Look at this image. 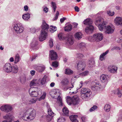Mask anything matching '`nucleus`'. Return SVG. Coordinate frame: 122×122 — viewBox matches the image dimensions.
Here are the masks:
<instances>
[{"label":"nucleus","mask_w":122,"mask_h":122,"mask_svg":"<svg viewBox=\"0 0 122 122\" xmlns=\"http://www.w3.org/2000/svg\"><path fill=\"white\" fill-rule=\"evenodd\" d=\"M42 29L41 31L40 35L39 37L40 41H42L46 39L47 36V33L46 31L49 28V26L43 21L41 25Z\"/></svg>","instance_id":"f257e3e1"},{"label":"nucleus","mask_w":122,"mask_h":122,"mask_svg":"<svg viewBox=\"0 0 122 122\" xmlns=\"http://www.w3.org/2000/svg\"><path fill=\"white\" fill-rule=\"evenodd\" d=\"M92 94L90 89L87 88H83L81 89L80 94L81 98L84 101H87L90 98Z\"/></svg>","instance_id":"f03ea898"},{"label":"nucleus","mask_w":122,"mask_h":122,"mask_svg":"<svg viewBox=\"0 0 122 122\" xmlns=\"http://www.w3.org/2000/svg\"><path fill=\"white\" fill-rule=\"evenodd\" d=\"M103 38V34L101 33H99L95 34L92 36H89L88 39L90 41L97 42L102 41Z\"/></svg>","instance_id":"7ed1b4c3"},{"label":"nucleus","mask_w":122,"mask_h":122,"mask_svg":"<svg viewBox=\"0 0 122 122\" xmlns=\"http://www.w3.org/2000/svg\"><path fill=\"white\" fill-rule=\"evenodd\" d=\"M66 101L69 105L73 104L75 105L77 104L79 101V98L77 96L75 95L72 97L67 96L66 98Z\"/></svg>","instance_id":"20e7f679"},{"label":"nucleus","mask_w":122,"mask_h":122,"mask_svg":"<svg viewBox=\"0 0 122 122\" xmlns=\"http://www.w3.org/2000/svg\"><path fill=\"white\" fill-rule=\"evenodd\" d=\"M52 94H54V96L52 95V97L53 98L57 99V100L59 101V103L60 104V105L62 106L63 104L62 102V99L60 97V92L58 89H56L53 90L52 92Z\"/></svg>","instance_id":"39448f33"},{"label":"nucleus","mask_w":122,"mask_h":122,"mask_svg":"<svg viewBox=\"0 0 122 122\" xmlns=\"http://www.w3.org/2000/svg\"><path fill=\"white\" fill-rule=\"evenodd\" d=\"M38 89L37 87H31L29 91V93L31 97H36L38 95H41L42 93L41 90H39V91L36 92V91Z\"/></svg>","instance_id":"423d86ee"},{"label":"nucleus","mask_w":122,"mask_h":122,"mask_svg":"<svg viewBox=\"0 0 122 122\" xmlns=\"http://www.w3.org/2000/svg\"><path fill=\"white\" fill-rule=\"evenodd\" d=\"M69 83L68 79L66 78H65L62 79L60 82L61 86V88L65 91H66L67 90H71L70 88H73V85L72 84V86L68 87L67 86L68 84Z\"/></svg>","instance_id":"0eeeda50"},{"label":"nucleus","mask_w":122,"mask_h":122,"mask_svg":"<svg viewBox=\"0 0 122 122\" xmlns=\"http://www.w3.org/2000/svg\"><path fill=\"white\" fill-rule=\"evenodd\" d=\"M96 24L98 25V27L99 30L102 31L103 30L104 26L106 25V22L104 21L103 19L101 17H98L96 20L95 22Z\"/></svg>","instance_id":"6e6552de"},{"label":"nucleus","mask_w":122,"mask_h":122,"mask_svg":"<svg viewBox=\"0 0 122 122\" xmlns=\"http://www.w3.org/2000/svg\"><path fill=\"white\" fill-rule=\"evenodd\" d=\"M27 111L28 113L29 120H33L36 116V111L32 108H29L27 109Z\"/></svg>","instance_id":"1a4fd4ad"},{"label":"nucleus","mask_w":122,"mask_h":122,"mask_svg":"<svg viewBox=\"0 0 122 122\" xmlns=\"http://www.w3.org/2000/svg\"><path fill=\"white\" fill-rule=\"evenodd\" d=\"M14 29L15 32L17 33L22 32L24 30V28L22 24L18 23L15 24L14 27Z\"/></svg>","instance_id":"9d476101"},{"label":"nucleus","mask_w":122,"mask_h":122,"mask_svg":"<svg viewBox=\"0 0 122 122\" xmlns=\"http://www.w3.org/2000/svg\"><path fill=\"white\" fill-rule=\"evenodd\" d=\"M27 109L20 112L19 114V117L24 120H29L28 114Z\"/></svg>","instance_id":"9b49d317"},{"label":"nucleus","mask_w":122,"mask_h":122,"mask_svg":"<svg viewBox=\"0 0 122 122\" xmlns=\"http://www.w3.org/2000/svg\"><path fill=\"white\" fill-rule=\"evenodd\" d=\"M0 110L7 113L10 112L12 110V107L11 105L6 104L1 106L0 108Z\"/></svg>","instance_id":"f8f14e48"},{"label":"nucleus","mask_w":122,"mask_h":122,"mask_svg":"<svg viewBox=\"0 0 122 122\" xmlns=\"http://www.w3.org/2000/svg\"><path fill=\"white\" fill-rule=\"evenodd\" d=\"M12 65L9 63L5 64L3 66V70L5 72L10 73L12 72Z\"/></svg>","instance_id":"ddd939ff"},{"label":"nucleus","mask_w":122,"mask_h":122,"mask_svg":"<svg viewBox=\"0 0 122 122\" xmlns=\"http://www.w3.org/2000/svg\"><path fill=\"white\" fill-rule=\"evenodd\" d=\"M115 29L113 25H108L105 27V32L108 34H111L113 32Z\"/></svg>","instance_id":"4468645a"},{"label":"nucleus","mask_w":122,"mask_h":122,"mask_svg":"<svg viewBox=\"0 0 122 122\" xmlns=\"http://www.w3.org/2000/svg\"><path fill=\"white\" fill-rule=\"evenodd\" d=\"M108 76L104 74H102L100 76V80L102 83H104L105 85L107 83L108 80Z\"/></svg>","instance_id":"2eb2a0df"},{"label":"nucleus","mask_w":122,"mask_h":122,"mask_svg":"<svg viewBox=\"0 0 122 122\" xmlns=\"http://www.w3.org/2000/svg\"><path fill=\"white\" fill-rule=\"evenodd\" d=\"M49 56L51 60H56L57 57V54L56 52L53 50L50 51Z\"/></svg>","instance_id":"dca6fc26"},{"label":"nucleus","mask_w":122,"mask_h":122,"mask_svg":"<svg viewBox=\"0 0 122 122\" xmlns=\"http://www.w3.org/2000/svg\"><path fill=\"white\" fill-rule=\"evenodd\" d=\"M77 66L78 70L83 71L85 68V64L82 61H80L77 63Z\"/></svg>","instance_id":"f3484780"},{"label":"nucleus","mask_w":122,"mask_h":122,"mask_svg":"<svg viewBox=\"0 0 122 122\" xmlns=\"http://www.w3.org/2000/svg\"><path fill=\"white\" fill-rule=\"evenodd\" d=\"M117 69V66L112 65L110 66L108 68V70L109 71L113 73H116Z\"/></svg>","instance_id":"a211bd4d"},{"label":"nucleus","mask_w":122,"mask_h":122,"mask_svg":"<svg viewBox=\"0 0 122 122\" xmlns=\"http://www.w3.org/2000/svg\"><path fill=\"white\" fill-rule=\"evenodd\" d=\"M116 24L117 25H122V18L120 17H117L114 20Z\"/></svg>","instance_id":"6ab92c4d"},{"label":"nucleus","mask_w":122,"mask_h":122,"mask_svg":"<svg viewBox=\"0 0 122 122\" xmlns=\"http://www.w3.org/2000/svg\"><path fill=\"white\" fill-rule=\"evenodd\" d=\"M3 118L5 119H7L6 120H5L2 122H11L12 120V116L9 115L7 114L3 116Z\"/></svg>","instance_id":"aec40b11"},{"label":"nucleus","mask_w":122,"mask_h":122,"mask_svg":"<svg viewBox=\"0 0 122 122\" xmlns=\"http://www.w3.org/2000/svg\"><path fill=\"white\" fill-rule=\"evenodd\" d=\"M94 29L93 26L92 25H90L86 28L85 30L87 33L89 34L90 31H93Z\"/></svg>","instance_id":"412c9836"},{"label":"nucleus","mask_w":122,"mask_h":122,"mask_svg":"<svg viewBox=\"0 0 122 122\" xmlns=\"http://www.w3.org/2000/svg\"><path fill=\"white\" fill-rule=\"evenodd\" d=\"M45 68L44 66L41 65L40 66H37L36 68V69L39 72H41L44 70Z\"/></svg>","instance_id":"4be33fe9"},{"label":"nucleus","mask_w":122,"mask_h":122,"mask_svg":"<svg viewBox=\"0 0 122 122\" xmlns=\"http://www.w3.org/2000/svg\"><path fill=\"white\" fill-rule=\"evenodd\" d=\"M92 20L88 18L85 20L83 21V23L84 24L88 25L89 26L90 25H92Z\"/></svg>","instance_id":"5701e85b"},{"label":"nucleus","mask_w":122,"mask_h":122,"mask_svg":"<svg viewBox=\"0 0 122 122\" xmlns=\"http://www.w3.org/2000/svg\"><path fill=\"white\" fill-rule=\"evenodd\" d=\"M78 116L76 115H72L69 117L70 120L72 122H79L76 119Z\"/></svg>","instance_id":"b1692460"},{"label":"nucleus","mask_w":122,"mask_h":122,"mask_svg":"<svg viewBox=\"0 0 122 122\" xmlns=\"http://www.w3.org/2000/svg\"><path fill=\"white\" fill-rule=\"evenodd\" d=\"M67 43H69L70 45H72L73 44L74 41L73 37L72 36H70L67 37Z\"/></svg>","instance_id":"393cba45"},{"label":"nucleus","mask_w":122,"mask_h":122,"mask_svg":"<svg viewBox=\"0 0 122 122\" xmlns=\"http://www.w3.org/2000/svg\"><path fill=\"white\" fill-rule=\"evenodd\" d=\"M82 34L80 32H78L76 33L74 35V36L76 39L78 40L82 38Z\"/></svg>","instance_id":"a878e982"},{"label":"nucleus","mask_w":122,"mask_h":122,"mask_svg":"<svg viewBox=\"0 0 122 122\" xmlns=\"http://www.w3.org/2000/svg\"><path fill=\"white\" fill-rule=\"evenodd\" d=\"M109 52V50H107L105 52L101 54L100 57V60L102 61L105 59V58L104 56L107 54Z\"/></svg>","instance_id":"bb28decb"},{"label":"nucleus","mask_w":122,"mask_h":122,"mask_svg":"<svg viewBox=\"0 0 122 122\" xmlns=\"http://www.w3.org/2000/svg\"><path fill=\"white\" fill-rule=\"evenodd\" d=\"M48 109V115L50 116L53 117L54 115V113L53 112L52 110L50 108L49 106H47Z\"/></svg>","instance_id":"cd10ccee"},{"label":"nucleus","mask_w":122,"mask_h":122,"mask_svg":"<svg viewBox=\"0 0 122 122\" xmlns=\"http://www.w3.org/2000/svg\"><path fill=\"white\" fill-rule=\"evenodd\" d=\"M30 15L29 13H27L23 14L22 15V17L24 20L27 21L29 19Z\"/></svg>","instance_id":"c85d7f7f"},{"label":"nucleus","mask_w":122,"mask_h":122,"mask_svg":"<svg viewBox=\"0 0 122 122\" xmlns=\"http://www.w3.org/2000/svg\"><path fill=\"white\" fill-rule=\"evenodd\" d=\"M89 66L91 67L93 66L95 64V61L93 58L90 59L88 62Z\"/></svg>","instance_id":"c756f323"},{"label":"nucleus","mask_w":122,"mask_h":122,"mask_svg":"<svg viewBox=\"0 0 122 122\" xmlns=\"http://www.w3.org/2000/svg\"><path fill=\"white\" fill-rule=\"evenodd\" d=\"M62 111L65 115L69 116V110L68 108L66 107H64L62 109Z\"/></svg>","instance_id":"7c9ffc66"},{"label":"nucleus","mask_w":122,"mask_h":122,"mask_svg":"<svg viewBox=\"0 0 122 122\" xmlns=\"http://www.w3.org/2000/svg\"><path fill=\"white\" fill-rule=\"evenodd\" d=\"M18 70V67L16 65L12 66V72L14 73H17Z\"/></svg>","instance_id":"2f4dec72"},{"label":"nucleus","mask_w":122,"mask_h":122,"mask_svg":"<svg viewBox=\"0 0 122 122\" xmlns=\"http://www.w3.org/2000/svg\"><path fill=\"white\" fill-rule=\"evenodd\" d=\"M38 81L37 79H35L32 80L30 83V86H36L38 84Z\"/></svg>","instance_id":"473e14b6"},{"label":"nucleus","mask_w":122,"mask_h":122,"mask_svg":"<svg viewBox=\"0 0 122 122\" xmlns=\"http://www.w3.org/2000/svg\"><path fill=\"white\" fill-rule=\"evenodd\" d=\"M111 108V106L109 104H106L105 105L104 109L106 112H108L110 111Z\"/></svg>","instance_id":"72a5a7b5"},{"label":"nucleus","mask_w":122,"mask_h":122,"mask_svg":"<svg viewBox=\"0 0 122 122\" xmlns=\"http://www.w3.org/2000/svg\"><path fill=\"white\" fill-rule=\"evenodd\" d=\"M72 28V26L70 24L66 26L65 28V31H69L71 30Z\"/></svg>","instance_id":"f704fd0d"},{"label":"nucleus","mask_w":122,"mask_h":122,"mask_svg":"<svg viewBox=\"0 0 122 122\" xmlns=\"http://www.w3.org/2000/svg\"><path fill=\"white\" fill-rule=\"evenodd\" d=\"M20 61V56L18 54L16 55L14 60V63L15 64L17 63Z\"/></svg>","instance_id":"c9c22d12"},{"label":"nucleus","mask_w":122,"mask_h":122,"mask_svg":"<svg viewBox=\"0 0 122 122\" xmlns=\"http://www.w3.org/2000/svg\"><path fill=\"white\" fill-rule=\"evenodd\" d=\"M51 6L53 10H54V12H55V11L56 9L57 8L56 3L53 2H51Z\"/></svg>","instance_id":"e433bc0d"},{"label":"nucleus","mask_w":122,"mask_h":122,"mask_svg":"<svg viewBox=\"0 0 122 122\" xmlns=\"http://www.w3.org/2000/svg\"><path fill=\"white\" fill-rule=\"evenodd\" d=\"M57 30V28L56 27L54 26H53L51 25L50 29V30L51 32L52 33H53L54 31H56Z\"/></svg>","instance_id":"4c0bfd02"},{"label":"nucleus","mask_w":122,"mask_h":122,"mask_svg":"<svg viewBox=\"0 0 122 122\" xmlns=\"http://www.w3.org/2000/svg\"><path fill=\"white\" fill-rule=\"evenodd\" d=\"M89 72L86 71L81 73L79 74V75L81 76H84L87 75L89 74Z\"/></svg>","instance_id":"58836bf2"},{"label":"nucleus","mask_w":122,"mask_h":122,"mask_svg":"<svg viewBox=\"0 0 122 122\" xmlns=\"http://www.w3.org/2000/svg\"><path fill=\"white\" fill-rule=\"evenodd\" d=\"M46 76H45L43 77L41 82V83L42 85L46 83Z\"/></svg>","instance_id":"ea45409f"},{"label":"nucleus","mask_w":122,"mask_h":122,"mask_svg":"<svg viewBox=\"0 0 122 122\" xmlns=\"http://www.w3.org/2000/svg\"><path fill=\"white\" fill-rule=\"evenodd\" d=\"M73 73V71L69 69H66L65 73L68 74H71Z\"/></svg>","instance_id":"a19ab883"},{"label":"nucleus","mask_w":122,"mask_h":122,"mask_svg":"<svg viewBox=\"0 0 122 122\" xmlns=\"http://www.w3.org/2000/svg\"><path fill=\"white\" fill-rule=\"evenodd\" d=\"M58 36L60 40H62L64 38V34L62 33H60L58 35Z\"/></svg>","instance_id":"79ce46f5"},{"label":"nucleus","mask_w":122,"mask_h":122,"mask_svg":"<svg viewBox=\"0 0 122 122\" xmlns=\"http://www.w3.org/2000/svg\"><path fill=\"white\" fill-rule=\"evenodd\" d=\"M115 94H117L118 96V97H120L122 96V94L120 91L118 89L115 92Z\"/></svg>","instance_id":"37998d69"},{"label":"nucleus","mask_w":122,"mask_h":122,"mask_svg":"<svg viewBox=\"0 0 122 122\" xmlns=\"http://www.w3.org/2000/svg\"><path fill=\"white\" fill-rule=\"evenodd\" d=\"M38 44L37 41L35 40H33L31 45L32 47H34L36 46Z\"/></svg>","instance_id":"c03bdc74"},{"label":"nucleus","mask_w":122,"mask_h":122,"mask_svg":"<svg viewBox=\"0 0 122 122\" xmlns=\"http://www.w3.org/2000/svg\"><path fill=\"white\" fill-rule=\"evenodd\" d=\"M107 14L109 16H112L114 14V12L113 11H107Z\"/></svg>","instance_id":"a18cd8bd"},{"label":"nucleus","mask_w":122,"mask_h":122,"mask_svg":"<svg viewBox=\"0 0 122 122\" xmlns=\"http://www.w3.org/2000/svg\"><path fill=\"white\" fill-rule=\"evenodd\" d=\"M99 82H92V85L93 84L94 85H92V88H96L97 87V85H99Z\"/></svg>","instance_id":"49530a36"},{"label":"nucleus","mask_w":122,"mask_h":122,"mask_svg":"<svg viewBox=\"0 0 122 122\" xmlns=\"http://www.w3.org/2000/svg\"><path fill=\"white\" fill-rule=\"evenodd\" d=\"M65 119L64 117L59 118L58 120V122H65Z\"/></svg>","instance_id":"de8ad7c7"},{"label":"nucleus","mask_w":122,"mask_h":122,"mask_svg":"<svg viewBox=\"0 0 122 122\" xmlns=\"http://www.w3.org/2000/svg\"><path fill=\"white\" fill-rule=\"evenodd\" d=\"M58 63L56 61L53 62L52 63V65L54 67H56L58 66Z\"/></svg>","instance_id":"09e8293b"},{"label":"nucleus","mask_w":122,"mask_h":122,"mask_svg":"<svg viewBox=\"0 0 122 122\" xmlns=\"http://www.w3.org/2000/svg\"><path fill=\"white\" fill-rule=\"evenodd\" d=\"M52 117H51V116H49L48 115H47L46 116V120L48 122H49L51 121V120Z\"/></svg>","instance_id":"8fccbe9b"},{"label":"nucleus","mask_w":122,"mask_h":122,"mask_svg":"<svg viewBox=\"0 0 122 122\" xmlns=\"http://www.w3.org/2000/svg\"><path fill=\"white\" fill-rule=\"evenodd\" d=\"M49 44L50 46L51 47L53 46V41L52 39H50L49 40Z\"/></svg>","instance_id":"3c124183"},{"label":"nucleus","mask_w":122,"mask_h":122,"mask_svg":"<svg viewBox=\"0 0 122 122\" xmlns=\"http://www.w3.org/2000/svg\"><path fill=\"white\" fill-rule=\"evenodd\" d=\"M97 108V107L96 106L94 105L93 106L91 107L90 109V112H92L94 110H95Z\"/></svg>","instance_id":"603ef678"},{"label":"nucleus","mask_w":122,"mask_h":122,"mask_svg":"<svg viewBox=\"0 0 122 122\" xmlns=\"http://www.w3.org/2000/svg\"><path fill=\"white\" fill-rule=\"evenodd\" d=\"M46 93L45 92H44L43 95L40 97V99H43L45 97Z\"/></svg>","instance_id":"864d4df0"},{"label":"nucleus","mask_w":122,"mask_h":122,"mask_svg":"<svg viewBox=\"0 0 122 122\" xmlns=\"http://www.w3.org/2000/svg\"><path fill=\"white\" fill-rule=\"evenodd\" d=\"M43 11L45 13H47L48 10V8L46 7L45 6L43 7Z\"/></svg>","instance_id":"5fc2aeb1"},{"label":"nucleus","mask_w":122,"mask_h":122,"mask_svg":"<svg viewBox=\"0 0 122 122\" xmlns=\"http://www.w3.org/2000/svg\"><path fill=\"white\" fill-rule=\"evenodd\" d=\"M115 50H120V48L118 47L115 46L113 47L111 49V50L112 51Z\"/></svg>","instance_id":"6e6d98bb"},{"label":"nucleus","mask_w":122,"mask_h":122,"mask_svg":"<svg viewBox=\"0 0 122 122\" xmlns=\"http://www.w3.org/2000/svg\"><path fill=\"white\" fill-rule=\"evenodd\" d=\"M36 99L33 98L30 99V101L32 103H35L36 102Z\"/></svg>","instance_id":"4d7b16f0"},{"label":"nucleus","mask_w":122,"mask_h":122,"mask_svg":"<svg viewBox=\"0 0 122 122\" xmlns=\"http://www.w3.org/2000/svg\"><path fill=\"white\" fill-rule=\"evenodd\" d=\"M86 119V118L84 116H83L81 118V119L82 122H85Z\"/></svg>","instance_id":"13d9d810"},{"label":"nucleus","mask_w":122,"mask_h":122,"mask_svg":"<svg viewBox=\"0 0 122 122\" xmlns=\"http://www.w3.org/2000/svg\"><path fill=\"white\" fill-rule=\"evenodd\" d=\"M75 10V11L78 12L79 11V7L77 6H76L74 7Z\"/></svg>","instance_id":"bf43d9fd"},{"label":"nucleus","mask_w":122,"mask_h":122,"mask_svg":"<svg viewBox=\"0 0 122 122\" xmlns=\"http://www.w3.org/2000/svg\"><path fill=\"white\" fill-rule=\"evenodd\" d=\"M25 81V78L24 77H23L22 79L21 78L20 80V81L22 83H24Z\"/></svg>","instance_id":"052dcab7"},{"label":"nucleus","mask_w":122,"mask_h":122,"mask_svg":"<svg viewBox=\"0 0 122 122\" xmlns=\"http://www.w3.org/2000/svg\"><path fill=\"white\" fill-rule=\"evenodd\" d=\"M24 10L25 11H27L28 10V7L26 5H25L24 7Z\"/></svg>","instance_id":"680f3d73"},{"label":"nucleus","mask_w":122,"mask_h":122,"mask_svg":"<svg viewBox=\"0 0 122 122\" xmlns=\"http://www.w3.org/2000/svg\"><path fill=\"white\" fill-rule=\"evenodd\" d=\"M35 71L34 70H32L30 71V74L32 76L34 75L35 74Z\"/></svg>","instance_id":"e2e57ef3"},{"label":"nucleus","mask_w":122,"mask_h":122,"mask_svg":"<svg viewBox=\"0 0 122 122\" xmlns=\"http://www.w3.org/2000/svg\"><path fill=\"white\" fill-rule=\"evenodd\" d=\"M85 44L84 43H81L80 44V46L81 48L83 47H85Z\"/></svg>","instance_id":"0e129e2a"},{"label":"nucleus","mask_w":122,"mask_h":122,"mask_svg":"<svg viewBox=\"0 0 122 122\" xmlns=\"http://www.w3.org/2000/svg\"><path fill=\"white\" fill-rule=\"evenodd\" d=\"M59 14V12L58 11H57L55 17V20H56L58 18V16Z\"/></svg>","instance_id":"69168bd1"},{"label":"nucleus","mask_w":122,"mask_h":122,"mask_svg":"<svg viewBox=\"0 0 122 122\" xmlns=\"http://www.w3.org/2000/svg\"><path fill=\"white\" fill-rule=\"evenodd\" d=\"M77 56L78 57H80L81 58L83 57V55L82 54H77Z\"/></svg>","instance_id":"338daca9"},{"label":"nucleus","mask_w":122,"mask_h":122,"mask_svg":"<svg viewBox=\"0 0 122 122\" xmlns=\"http://www.w3.org/2000/svg\"><path fill=\"white\" fill-rule=\"evenodd\" d=\"M80 83L81 85L80 86V88H81L82 86L84 85V83L82 81H81L80 82Z\"/></svg>","instance_id":"774afa93"}]
</instances>
